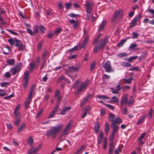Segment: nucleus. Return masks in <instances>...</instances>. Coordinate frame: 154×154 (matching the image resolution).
<instances>
[{"label":"nucleus","mask_w":154,"mask_h":154,"mask_svg":"<svg viewBox=\"0 0 154 154\" xmlns=\"http://www.w3.org/2000/svg\"><path fill=\"white\" fill-rule=\"evenodd\" d=\"M89 82V79H87L84 82H82L77 89V92L79 93L82 90L86 89L88 86Z\"/></svg>","instance_id":"obj_5"},{"label":"nucleus","mask_w":154,"mask_h":154,"mask_svg":"<svg viewBox=\"0 0 154 154\" xmlns=\"http://www.w3.org/2000/svg\"><path fill=\"white\" fill-rule=\"evenodd\" d=\"M69 16L71 17H79V15L78 14H76L73 13H71L69 14Z\"/></svg>","instance_id":"obj_58"},{"label":"nucleus","mask_w":154,"mask_h":154,"mask_svg":"<svg viewBox=\"0 0 154 154\" xmlns=\"http://www.w3.org/2000/svg\"><path fill=\"white\" fill-rule=\"evenodd\" d=\"M102 66L106 72L110 73L114 71V70L112 68L111 63L109 61L103 62Z\"/></svg>","instance_id":"obj_3"},{"label":"nucleus","mask_w":154,"mask_h":154,"mask_svg":"<svg viewBox=\"0 0 154 154\" xmlns=\"http://www.w3.org/2000/svg\"><path fill=\"white\" fill-rule=\"evenodd\" d=\"M62 30V28L60 27L58 28L54 32L55 35H57Z\"/></svg>","instance_id":"obj_47"},{"label":"nucleus","mask_w":154,"mask_h":154,"mask_svg":"<svg viewBox=\"0 0 154 154\" xmlns=\"http://www.w3.org/2000/svg\"><path fill=\"white\" fill-rule=\"evenodd\" d=\"M33 142V140L31 137H29L27 140V143L29 145L32 146Z\"/></svg>","instance_id":"obj_34"},{"label":"nucleus","mask_w":154,"mask_h":154,"mask_svg":"<svg viewBox=\"0 0 154 154\" xmlns=\"http://www.w3.org/2000/svg\"><path fill=\"white\" fill-rule=\"evenodd\" d=\"M96 63L95 62H93L90 65V70L92 71L94 68Z\"/></svg>","instance_id":"obj_43"},{"label":"nucleus","mask_w":154,"mask_h":154,"mask_svg":"<svg viewBox=\"0 0 154 154\" xmlns=\"http://www.w3.org/2000/svg\"><path fill=\"white\" fill-rule=\"evenodd\" d=\"M109 154H111L114 148L112 143H110L109 144Z\"/></svg>","instance_id":"obj_27"},{"label":"nucleus","mask_w":154,"mask_h":154,"mask_svg":"<svg viewBox=\"0 0 154 154\" xmlns=\"http://www.w3.org/2000/svg\"><path fill=\"white\" fill-rule=\"evenodd\" d=\"M71 109L70 106H64L63 109L61 110L60 114L62 115L65 114L67 112Z\"/></svg>","instance_id":"obj_13"},{"label":"nucleus","mask_w":154,"mask_h":154,"mask_svg":"<svg viewBox=\"0 0 154 154\" xmlns=\"http://www.w3.org/2000/svg\"><path fill=\"white\" fill-rule=\"evenodd\" d=\"M59 108V104H57L54 107V109L52 111L54 112V113H56V112L57 111V109Z\"/></svg>","instance_id":"obj_63"},{"label":"nucleus","mask_w":154,"mask_h":154,"mask_svg":"<svg viewBox=\"0 0 154 154\" xmlns=\"http://www.w3.org/2000/svg\"><path fill=\"white\" fill-rule=\"evenodd\" d=\"M34 85H33L31 87L30 90V92H29V94L28 97V99H29L30 100H32V93L33 91V87H34Z\"/></svg>","instance_id":"obj_23"},{"label":"nucleus","mask_w":154,"mask_h":154,"mask_svg":"<svg viewBox=\"0 0 154 154\" xmlns=\"http://www.w3.org/2000/svg\"><path fill=\"white\" fill-rule=\"evenodd\" d=\"M53 33L51 32L48 34L47 37L48 39H51L53 36Z\"/></svg>","instance_id":"obj_64"},{"label":"nucleus","mask_w":154,"mask_h":154,"mask_svg":"<svg viewBox=\"0 0 154 154\" xmlns=\"http://www.w3.org/2000/svg\"><path fill=\"white\" fill-rule=\"evenodd\" d=\"M58 7L60 9L63 10V7L62 6V4L61 2H59L58 4Z\"/></svg>","instance_id":"obj_60"},{"label":"nucleus","mask_w":154,"mask_h":154,"mask_svg":"<svg viewBox=\"0 0 154 154\" xmlns=\"http://www.w3.org/2000/svg\"><path fill=\"white\" fill-rule=\"evenodd\" d=\"M108 38L105 37L103 39L100 40L95 45L93 49V52L96 53L99 51H102L104 48Z\"/></svg>","instance_id":"obj_2"},{"label":"nucleus","mask_w":154,"mask_h":154,"mask_svg":"<svg viewBox=\"0 0 154 154\" xmlns=\"http://www.w3.org/2000/svg\"><path fill=\"white\" fill-rule=\"evenodd\" d=\"M107 140L106 139H105L104 141L103 144V148L105 149L106 148Z\"/></svg>","instance_id":"obj_62"},{"label":"nucleus","mask_w":154,"mask_h":154,"mask_svg":"<svg viewBox=\"0 0 154 154\" xmlns=\"http://www.w3.org/2000/svg\"><path fill=\"white\" fill-rule=\"evenodd\" d=\"M18 47L19 50L21 51H23L26 48L25 45L22 44H21Z\"/></svg>","instance_id":"obj_39"},{"label":"nucleus","mask_w":154,"mask_h":154,"mask_svg":"<svg viewBox=\"0 0 154 154\" xmlns=\"http://www.w3.org/2000/svg\"><path fill=\"white\" fill-rule=\"evenodd\" d=\"M128 100V97L127 95H125L122 97L120 101V103L122 107L125 104V105L127 104Z\"/></svg>","instance_id":"obj_10"},{"label":"nucleus","mask_w":154,"mask_h":154,"mask_svg":"<svg viewBox=\"0 0 154 154\" xmlns=\"http://www.w3.org/2000/svg\"><path fill=\"white\" fill-rule=\"evenodd\" d=\"M92 96V95L91 94L88 95L82 103V104L81 105V106H82L83 105L85 104L89 98Z\"/></svg>","instance_id":"obj_24"},{"label":"nucleus","mask_w":154,"mask_h":154,"mask_svg":"<svg viewBox=\"0 0 154 154\" xmlns=\"http://www.w3.org/2000/svg\"><path fill=\"white\" fill-rule=\"evenodd\" d=\"M24 82L23 85V87L24 88H26L27 87V86L28 84L29 80H24Z\"/></svg>","instance_id":"obj_61"},{"label":"nucleus","mask_w":154,"mask_h":154,"mask_svg":"<svg viewBox=\"0 0 154 154\" xmlns=\"http://www.w3.org/2000/svg\"><path fill=\"white\" fill-rule=\"evenodd\" d=\"M21 120V119H16L14 122V125L16 126H18Z\"/></svg>","instance_id":"obj_45"},{"label":"nucleus","mask_w":154,"mask_h":154,"mask_svg":"<svg viewBox=\"0 0 154 154\" xmlns=\"http://www.w3.org/2000/svg\"><path fill=\"white\" fill-rule=\"evenodd\" d=\"M142 17L141 14H139L137 17H134L131 22V25L129 26V28H131L134 27L137 21L140 20Z\"/></svg>","instance_id":"obj_7"},{"label":"nucleus","mask_w":154,"mask_h":154,"mask_svg":"<svg viewBox=\"0 0 154 154\" xmlns=\"http://www.w3.org/2000/svg\"><path fill=\"white\" fill-rule=\"evenodd\" d=\"M39 29L42 33L45 32L46 30L45 27L42 25H41L39 26Z\"/></svg>","instance_id":"obj_41"},{"label":"nucleus","mask_w":154,"mask_h":154,"mask_svg":"<svg viewBox=\"0 0 154 154\" xmlns=\"http://www.w3.org/2000/svg\"><path fill=\"white\" fill-rule=\"evenodd\" d=\"M8 42L11 45H14V41L13 40V38H11L8 40Z\"/></svg>","instance_id":"obj_56"},{"label":"nucleus","mask_w":154,"mask_h":154,"mask_svg":"<svg viewBox=\"0 0 154 154\" xmlns=\"http://www.w3.org/2000/svg\"><path fill=\"white\" fill-rule=\"evenodd\" d=\"M14 114L15 116L16 119H21L20 113L18 112H14Z\"/></svg>","instance_id":"obj_32"},{"label":"nucleus","mask_w":154,"mask_h":154,"mask_svg":"<svg viewBox=\"0 0 154 154\" xmlns=\"http://www.w3.org/2000/svg\"><path fill=\"white\" fill-rule=\"evenodd\" d=\"M121 10L120 9L119 10H116L114 14L113 15V18L112 20V22H114L117 18V17L120 14Z\"/></svg>","instance_id":"obj_15"},{"label":"nucleus","mask_w":154,"mask_h":154,"mask_svg":"<svg viewBox=\"0 0 154 154\" xmlns=\"http://www.w3.org/2000/svg\"><path fill=\"white\" fill-rule=\"evenodd\" d=\"M9 84L8 82H3L0 84L1 86L3 87H7V85H9Z\"/></svg>","instance_id":"obj_49"},{"label":"nucleus","mask_w":154,"mask_h":154,"mask_svg":"<svg viewBox=\"0 0 154 154\" xmlns=\"http://www.w3.org/2000/svg\"><path fill=\"white\" fill-rule=\"evenodd\" d=\"M91 109V107L89 106H87L83 108L82 111V112H86L87 114V112H88Z\"/></svg>","instance_id":"obj_29"},{"label":"nucleus","mask_w":154,"mask_h":154,"mask_svg":"<svg viewBox=\"0 0 154 154\" xmlns=\"http://www.w3.org/2000/svg\"><path fill=\"white\" fill-rule=\"evenodd\" d=\"M26 124L25 123H22L20 126V127L18 128V132H21L23 130V129L25 127Z\"/></svg>","instance_id":"obj_25"},{"label":"nucleus","mask_w":154,"mask_h":154,"mask_svg":"<svg viewBox=\"0 0 154 154\" xmlns=\"http://www.w3.org/2000/svg\"><path fill=\"white\" fill-rule=\"evenodd\" d=\"M100 128V126L99 123L98 122H97L95 124L94 128V130L95 132L96 133H98L99 132Z\"/></svg>","instance_id":"obj_19"},{"label":"nucleus","mask_w":154,"mask_h":154,"mask_svg":"<svg viewBox=\"0 0 154 154\" xmlns=\"http://www.w3.org/2000/svg\"><path fill=\"white\" fill-rule=\"evenodd\" d=\"M146 115H143L141 116L139 119L138 121L137 122L136 124L137 125H140L141 123L145 121V118H146Z\"/></svg>","instance_id":"obj_18"},{"label":"nucleus","mask_w":154,"mask_h":154,"mask_svg":"<svg viewBox=\"0 0 154 154\" xmlns=\"http://www.w3.org/2000/svg\"><path fill=\"white\" fill-rule=\"evenodd\" d=\"M21 42L20 41L18 40L15 39L14 40V43L15 44V46L16 47H18L21 44L20 43Z\"/></svg>","instance_id":"obj_42"},{"label":"nucleus","mask_w":154,"mask_h":154,"mask_svg":"<svg viewBox=\"0 0 154 154\" xmlns=\"http://www.w3.org/2000/svg\"><path fill=\"white\" fill-rule=\"evenodd\" d=\"M21 63H20L19 64L15 66L14 67L12 68L11 69L10 71L14 75H15L17 72H18L21 69Z\"/></svg>","instance_id":"obj_6"},{"label":"nucleus","mask_w":154,"mask_h":154,"mask_svg":"<svg viewBox=\"0 0 154 154\" xmlns=\"http://www.w3.org/2000/svg\"><path fill=\"white\" fill-rule=\"evenodd\" d=\"M6 48L7 50V52L3 51V53L6 55H8L9 54L10 52V48L9 47H6Z\"/></svg>","instance_id":"obj_57"},{"label":"nucleus","mask_w":154,"mask_h":154,"mask_svg":"<svg viewBox=\"0 0 154 154\" xmlns=\"http://www.w3.org/2000/svg\"><path fill=\"white\" fill-rule=\"evenodd\" d=\"M96 97L99 99H101L103 100L109 99V98L105 95H97Z\"/></svg>","instance_id":"obj_28"},{"label":"nucleus","mask_w":154,"mask_h":154,"mask_svg":"<svg viewBox=\"0 0 154 154\" xmlns=\"http://www.w3.org/2000/svg\"><path fill=\"white\" fill-rule=\"evenodd\" d=\"M72 122V121H70L68 124L67 125L64 130L61 133L60 137L62 138V137L65 138L66 136L69 133V131L71 128V125Z\"/></svg>","instance_id":"obj_4"},{"label":"nucleus","mask_w":154,"mask_h":154,"mask_svg":"<svg viewBox=\"0 0 154 154\" xmlns=\"http://www.w3.org/2000/svg\"><path fill=\"white\" fill-rule=\"evenodd\" d=\"M119 102V99L116 96H113L111 97V100L109 101V102L111 103H118Z\"/></svg>","instance_id":"obj_17"},{"label":"nucleus","mask_w":154,"mask_h":154,"mask_svg":"<svg viewBox=\"0 0 154 154\" xmlns=\"http://www.w3.org/2000/svg\"><path fill=\"white\" fill-rule=\"evenodd\" d=\"M122 122L121 119L117 117L114 120V121L112 123H115V124L117 123L118 124H120Z\"/></svg>","instance_id":"obj_31"},{"label":"nucleus","mask_w":154,"mask_h":154,"mask_svg":"<svg viewBox=\"0 0 154 154\" xmlns=\"http://www.w3.org/2000/svg\"><path fill=\"white\" fill-rule=\"evenodd\" d=\"M109 129V124L108 122H106L105 123V131L106 135L108 134Z\"/></svg>","instance_id":"obj_20"},{"label":"nucleus","mask_w":154,"mask_h":154,"mask_svg":"<svg viewBox=\"0 0 154 154\" xmlns=\"http://www.w3.org/2000/svg\"><path fill=\"white\" fill-rule=\"evenodd\" d=\"M85 146L84 145L81 146L79 149L77 151V153L79 154L81 153L83 149L85 148Z\"/></svg>","instance_id":"obj_53"},{"label":"nucleus","mask_w":154,"mask_h":154,"mask_svg":"<svg viewBox=\"0 0 154 154\" xmlns=\"http://www.w3.org/2000/svg\"><path fill=\"white\" fill-rule=\"evenodd\" d=\"M55 113L54 112H53V111L51 112L49 116H48V119H50L51 118H52L54 117L55 115Z\"/></svg>","instance_id":"obj_51"},{"label":"nucleus","mask_w":154,"mask_h":154,"mask_svg":"<svg viewBox=\"0 0 154 154\" xmlns=\"http://www.w3.org/2000/svg\"><path fill=\"white\" fill-rule=\"evenodd\" d=\"M35 148L32 147L30 149V150L28 153V154H31L32 153H34L36 152Z\"/></svg>","instance_id":"obj_40"},{"label":"nucleus","mask_w":154,"mask_h":154,"mask_svg":"<svg viewBox=\"0 0 154 154\" xmlns=\"http://www.w3.org/2000/svg\"><path fill=\"white\" fill-rule=\"evenodd\" d=\"M137 45L135 43H131L130 45L128 50L129 51H137L140 49V48L137 47Z\"/></svg>","instance_id":"obj_11"},{"label":"nucleus","mask_w":154,"mask_h":154,"mask_svg":"<svg viewBox=\"0 0 154 154\" xmlns=\"http://www.w3.org/2000/svg\"><path fill=\"white\" fill-rule=\"evenodd\" d=\"M117 56L118 57L121 58L127 56H128V54L126 53H123L118 54Z\"/></svg>","instance_id":"obj_38"},{"label":"nucleus","mask_w":154,"mask_h":154,"mask_svg":"<svg viewBox=\"0 0 154 154\" xmlns=\"http://www.w3.org/2000/svg\"><path fill=\"white\" fill-rule=\"evenodd\" d=\"M31 100L29 99H27L25 102V108L26 109L28 108L29 105L31 103Z\"/></svg>","instance_id":"obj_33"},{"label":"nucleus","mask_w":154,"mask_h":154,"mask_svg":"<svg viewBox=\"0 0 154 154\" xmlns=\"http://www.w3.org/2000/svg\"><path fill=\"white\" fill-rule=\"evenodd\" d=\"M142 54H143L141 55L139 57V60L140 61L144 58L146 56V53L145 52H143Z\"/></svg>","instance_id":"obj_54"},{"label":"nucleus","mask_w":154,"mask_h":154,"mask_svg":"<svg viewBox=\"0 0 154 154\" xmlns=\"http://www.w3.org/2000/svg\"><path fill=\"white\" fill-rule=\"evenodd\" d=\"M145 135V132L143 133L138 138L137 140L138 141H140L144 138Z\"/></svg>","instance_id":"obj_44"},{"label":"nucleus","mask_w":154,"mask_h":154,"mask_svg":"<svg viewBox=\"0 0 154 154\" xmlns=\"http://www.w3.org/2000/svg\"><path fill=\"white\" fill-rule=\"evenodd\" d=\"M133 79L132 78H128L127 79H124V83L125 84H130L131 80Z\"/></svg>","instance_id":"obj_30"},{"label":"nucleus","mask_w":154,"mask_h":154,"mask_svg":"<svg viewBox=\"0 0 154 154\" xmlns=\"http://www.w3.org/2000/svg\"><path fill=\"white\" fill-rule=\"evenodd\" d=\"M27 31L28 33L29 34L31 35H34L35 34L34 32H33L32 30L29 28H27Z\"/></svg>","instance_id":"obj_46"},{"label":"nucleus","mask_w":154,"mask_h":154,"mask_svg":"<svg viewBox=\"0 0 154 154\" xmlns=\"http://www.w3.org/2000/svg\"><path fill=\"white\" fill-rule=\"evenodd\" d=\"M89 40V37L88 35H86L84 38V40L82 44L81 47V48H84L86 46L87 44L88 43Z\"/></svg>","instance_id":"obj_14"},{"label":"nucleus","mask_w":154,"mask_h":154,"mask_svg":"<svg viewBox=\"0 0 154 154\" xmlns=\"http://www.w3.org/2000/svg\"><path fill=\"white\" fill-rule=\"evenodd\" d=\"M93 4L92 3H90L88 2H86V4L84 5L85 6L86 8V12L88 14H90L92 10V6Z\"/></svg>","instance_id":"obj_9"},{"label":"nucleus","mask_w":154,"mask_h":154,"mask_svg":"<svg viewBox=\"0 0 154 154\" xmlns=\"http://www.w3.org/2000/svg\"><path fill=\"white\" fill-rule=\"evenodd\" d=\"M29 72L27 71H26L24 74V77L23 78L24 80H29Z\"/></svg>","instance_id":"obj_21"},{"label":"nucleus","mask_w":154,"mask_h":154,"mask_svg":"<svg viewBox=\"0 0 154 154\" xmlns=\"http://www.w3.org/2000/svg\"><path fill=\"white\" fill-rule=\"evenodd\" d=\"M63 126V125H57L52 127L48 130L46 135L48 137H51L52 138H55L57 135L58 132L60 131Z\"/></svg>","instance_id":"obj_1"},{"label":"nucleus","mask_w":154,"mask_h":154,"mask_svg":"<svg viewBox=\"0 0 154 154\" xmlns=\"http://www.w3.org/2000/svg\"><path fill=\"white\" fill-rule=\"evenodd\" d=\"M139 34L136 32H132V39H135L137 38V37L138 35Z\"/></svg>","instance_id":"obj_52"},{"label":"nucleus","mask_w":154,"mask_h":154,"mask_svg":"<svg viewBox=\"0 0 154 154\" xmlns=\"http://www.w3.org/2000/svg\"><path fill=\"white\" fill-rule=\"evenodd\" d=\"M115 116L111 113H109V116L108 117L109 120L110 122H112L114 121L115 118Z\"/></svg>","instance_id":"obj_22"},{"label":"nucleus","mask_w":154,"mask_h":154,"mask_svg":"<svg viewBox=\"0 0 154 154\" xmlns=\"http://www.w3.org/2000/svg\"><path fill=\"white\" fill-rule=\"evenodd\" d=\"M60 94V91L58 90H57L55 92L54 97H57L59 96H60L59 95Z\"/></svg>","instance_id":"obj_59"},{"label":"nucleus","mask_w":154,"mask_h":154,"mask_svg":"<svg viewBox=\"0 0 154 154\" xmlns=\"http://www.w3.org/2000/svg\"><path fill=\"white\" fill-rule=\"evenodd\" d=\"M115 134V133H112V134L110 135L109 137V141L111 142V143H113Z\"/></svg>","instance_id":"obj_35"},{"label":"nucleus","mask_w":154,"mask_h":154,"mask_svg":"<svg viewBox=\"0 0 154 154\" xmlns=\"http://www.w3.org/2000/svg\"><path fill=\"white\" fill-rule=\"evenodd\" d=\"M110 89L111 90V92L112 94H118L119 91H117L116 89L113 88H110Z\"/></svg>","instance_id":"obj_48"},{"label":"nucleus","mask_w":154,"mask_h":154,"mask_svg":"<svg viewBox=\"0 0 154 154\" xmlns=\"http://www.w3.org/2000/svg\"><path fill=\"white\" fill-rule=\"evenodd\" d=\"M126 39H122V40H121L120 42L118 43L117 45V46L119 47H122L124 43L126 42Z\"/></svg>","instance_id":"obj_37"},{"label":"nucleus","mask_w":154,"mask_h":154,"mask_svg":"<svg viewBox=\"0 0 154 154\" xmlns=\"http://www.w3.org/2000/svg\"><path fill=\"white\" fill-rule=\"evenodd\" d=\"M107 23V21L106 20H103L101 24L99 26V28H98V30L99 31H101L104 28L106 23Z\"/></svg>","instance_id":"obj_16"},{"label":"nucleus","mask_w":154,"mask_h":154,"mask_svg":"<svg viewBox=\"0 0 154 154\" xmlns=\"http://www.w3.org/2000/svg\"><path fill=\"white\" fill-rule=\"evenodd\" d=\"M110 78L109 75L106 74H103L102 76V79L103 80L105 79H109Z\"/></svg>","instance_id":"obj_50"},{"label":"nucleus","mask_w":154,"mask_h":154,"mask_svg":"<svg viewBox=\"0 0 154 154\" xmlns=\"http://www.w3.org/2000/svg\"><path fill=\"white\" fill-rule=\"evenodd\" d=\"M80 82V81L79 80H76L74 84L72 87V88H75L77 87Z\"/></svg>","instance_id":"obj_36"},{"label":"nucleus","mask_w":154,"mask_h":154,"mask_svg":"<svg viewBox=\"0 0 154 154\" xmlns=\"http://www.w3.org/2000/svg\"><path fill=\"white\" fill-rule=\"evenodd\" d=\"M7 64L9 65H12L14 64V59H10L7 60Z\"/></svg>","instance_id":"obj_26"},{"label":"nucleus","mask_w":154,"mask_h":154,"mask_svg":"<svg viewBox=\"0 0 154 154\" xmlns=\"http://www.w3.org/2000/svg\"><path fill=\"white\" fill-rule=\"evenodd\" d=\"M7 30L8 31L10 32L12 34H13V35H18V34L17 32L13 31L12 30L8 29H7Z\"/></svg>","instance_id":"obj_55"},{"label":"nucleus","mask_w":154,"mask_h":154,"mask_svg":"<svg viewBox=\"0 0 154 154\" xmlns=\"http://www.w3.org/2000/svg\"><path fill=\"white\" fill-rule=\"evenodd\" d=\"M111 128L113 129L112 133L115 134L118 131L119 126L115 123H112L111 125Z\"/></svg>","instance_id":"obj_12"},{"label":"nucleus","mask_w":154,"mask_h":154,"mask_svg":"<svg viewBox=\"0 0 154 154\" xmlns=\"http://www.w3.org/2000/svg\"><path fill=\"white\" fill-rule=\"evenodd\" d=\"M81 68V65L79 64L77 66H71L68 67V69L69 71L71 72H78Z\"/></svg>","instance_id":"obj_8"}]
</instances>
